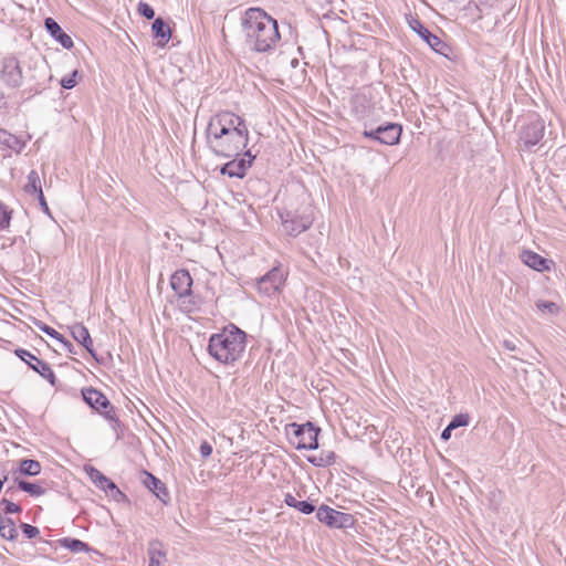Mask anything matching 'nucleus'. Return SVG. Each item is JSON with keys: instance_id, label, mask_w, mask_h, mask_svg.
<instances>
[{"instance_id": "1", "label": "nucleus", "mask_w": 566, "mask_h": 566, "mask_svg": "<svg viewBox=\"0 0 566 566\" xmlns=\"http://www.w3.org/2000/svg\"><path fill=\"white\" fill-rule=\"evenodd\" d=\"M206 135L211 150L226 158L239 155L249 140L244 120L229 111L220 112L210 118Z\"/></svg>"}, {"instance_id": "2", "label": "nucleus", "mask_w": 566, "mask_h": 566, "mask_svg": "<svg viewBox=\"0 0 566 566\" xmlns=\"http://www.w3.org/2000/svg\"><path fill=\"white\" fill-rule=\"evenodd\" d=\"M242 32L251 51L269 53L276 49L281 35L275 19L261 8H249L242 18Z\"/></svg>"}, {"instance_id": "3", "label": "nucleus", "mask_w": 566, "mask_h": 566, "mask_svg": "<svg viewBox=\"0 0 566 566\" xmlns=\"http://www.w3.org/2000/svg\"><path fill=\"white\" fill-rule=\"evenodd\" d=\"M247 335L234 325L224 327L209 338L208 353L219 363L232 364L243 354Z\"/></svg>"}, {"instance_id": "4", "label": "nucleus", "mask_w": 566, "mask_h": 566, "mask_svg": "<svg viewBox=\"0 0 566 566\" xmlns=\"http://www.w3.org/2000/svg\"><path fill=\"white\" fill-rule=\"evenodd\" d=\"M321 429L311 421L303 424L295 422L285 426V433L296 449L315 450L318 448L317 437Z\"/></svg>"}, {"instance_id": "5", "label": "nucleus", "mask_w": 566, "mask_h": 566, "mask_svg": "<svg viewBox=\"0 0 566 566\" xmlns=\"http://www.w3.org/2000/svg\"><path fill=\"white\" fill-rule=\"evenodd\" d=\"M282 227L285 233L296 237L306 231L314 221L313 208L307 205L301 213H281Z\"/></svg>"}, {"instance_id": "6", "label": "nucleus", "mask_w": 566, "mask_h": 566, "mask_svg": "<svg viewBox=\"0 0 566 566\" xmlns=\"http://www.w3.org/2000/svg\"><path fill=\"white\" fill-rule=\"evenodd\" d=\"M402 126L396 123H387L375 129L364 130L363 135L367 138L375 139L384 145H396L400 140Z\"/></svg>"}, {"instance_id": "7", "label": "nucleus", "mask_w": 566, "mask_h": 566, "mask_svg": "<svg viewBox=\"0 0 566 566\" xmlns=\"http://www.w3.org/2000/svg\"><path fill=\"white\" fill-rule=\"evenodd\" d=\"M0 80L11 88H18L22 84L23 75L15 56H6L1 60Z\"/></svg>"}, {"instance_id": "8", "label": "nucleus", "mask_w": 566, "mask_h": 566, "mask_svg": "<svg viewBox=\"0 0 566 566\" xmlns=\"http://www.w3.org/2000/svg\"><path fill=\"white\" fill-rule=\"evenodd\" d=\"M316 517L327 526L336 528H346L354 523L353 515L336 511L327 505H321L317 509Z\"/></svg>"}, {"instance_id": "9", "label": "nucleus", "mask_w": 566, "mask_h": 566, "mask_svg": "<svg viewBox=\"0 0 566 566\" xmlns=\"http://www.w3.org/2000/svg\"><path fill=\"white\" fill-rule=\"evenodd\" d=\"M15 355L23 360L28 366L38 373L41 377L46 379L52 386L56 385V377L51 368V366L40 358L35 357L29 350L23 348H18L14 350Z\"/></svg>"}, {"instance_id": "10", "label": "nucleus", "mask_w": 566, "mask_h": 566, "mask_svg": "<svg viewBox=\"0 0 566 566\" xmlns=\"http://www.w3.org/2000/svg\"><path fill=\"white\" fill-rule=\"evenodd\" d=\"M284 280L285 275L282 269L275 266L272 270H270L265 275L258 279L256 287L260 293L266 296H272L280 291L281 286L284 283Z\"/></svg>"}, {"instance_id": "11", "label": "nucleus", "mask_w": 566, "mask_h": 566, "mask_svg": "<svg viewBox=\"0 0 566 566\" xmlns=\"http://www.w3.org/2000/svg\"><path fill=\"white\" fill-rule=\"evenodd\" d=\"M545 123L543 119L534 116L530 118L528 123L525 124L520 130V138L524 146L530 148L537 145L544 137Z\"/></svg>"}, {"instance_id": "12", "label": "nucleus", "mask_w": 566, "mask_h": 566, "mask_svg": "<svg viewBox=\"0 0 566 566\" xmlns=\"http://www.w3.org/2000/svg\"><path fill=\"white\" fill-rule=\"evenodd\" d=\"M409 25L422 40H424L428 43V45L433 51L442 53V50L446 46V44L439 36L432 34L419 19L412 18L409 21Z\"/></svg>"}, {"instance_id": "13", "label": "nucleus", "mask_w": 566, "mask_h": 566, "mask_svg": "<svg viewBox=\"0 0 566 566\" xmlns=\"http://www.w3.org/2000/svg\"><path fill=\"white\" fill-rule=\"evenodd\" d=\"M87 473L91 480L105 492H107L112 497L118 500V497H124V493L116 486V484L105 476L99 470L90 467L87 469Z\"/></svg>"}, {"instance_id": "14", "label": "nucleus", "mask_w": 566, "mask_h": 566, "mask_svg": "<svg viewBox=\"0 0 566 566\" xmlns=\"http://www.w3.org/2000/svg\"><path fill=\"white\" fill-rule=\"evenodd\" d=\"M171 289L179 297L189 296L191 294L192 279L187 270L176 271L170 279Z\"/></svg>"}, {"instance_id": "15", "label": "nucleus", "mask_w": 566, "mask_h": 566, "mask_svg": "<svg viewBox=\"0 0 566 566\" xmlns=\"http://www.w3.org/2000/svg\"><path fill=\"white\" fill-rule=\"evenodd\" d=\"M244 156L249 159L242 158L240 160H231L221 168V174L227 175L231 178H243L247 169L251 166L253 157L250 151H247Z\"/></svg>"}, {"instance_id": "16", "label": "nucleus", "mask_w": 566, "mask_h": 566, "mask_svg": "<svg viewBox=\"0 0 566 566\" xmlns=\"http://www.w3.org/2000/svg\"><path fill=\"white\" fill-rule=\"evenodd\" d=\"M520 258L524 264L538 272L548 271L553 264L552 260L545 259L531 250H523Z\"/></svg>"}, {"instance_id": "17", "label": "nucleus", "mask_w": 566, "mask_h": 566, "mask_svg": "<svg viewBox=\"0 0 566 566\" xmlns=\"http://www.w3.org/2000/svg\"><path fill=\"white\" fill-rule=\"evenodd\" d=\"M82 395L84 401L98 412L109 407L106 396L95 388H84Z\"/></svg>"}, {"instance_id": "18", "label": "nucleus", "mask_w": 566, "mask_h": 566, "mask_svg": "<svg viewBox=\"0 0 566 566\" xmlns=\"http://www.w3.org/2000/svg\"><path fill=\"white\" fill-rule=\"evenodd\" d=\"M44 27L48 30V32L64 48V49H72L73 48V40L72 38L66 34L59 23L53 18H46L44 21Z\"/></svg>"}, {"instance_id": "19", "label": "nucleus", "mask_w": 566, "mask_h": 566, "mask_svg": "<svg viewBox=\"0 0 566 566\" xmlns=\"http://www.w3.org/2000/svg\"><path fill=\"white\" fill-rule=\"evenodd\" d=\"M147 555L148 566H161L167 560V552L164 544L158 539H153L148 544Z\"/></svg>"}, {"instance_id": "20", "label": "nucleus", "mask_w": 566, "mask_h": 566, "mask_svg": "<svg viewBox=\"0 0 566 566\" xmlns=\"http://www.w3.org/2000/svg\"><path fill=\"white\" fill-rule=\"evenodd\" d=\"M71 334L78 344H81L90 354L94 356L93 340L88 329L83 324L76 323L71 326Z\"/></svg>"}, {"instance_id": "21", "label": "nucleus", "mask_w": 566, "mask_h": 566, "mask_svg": "<svg viewBox=\"0 0 566 566\" xmlns=\"http://www.w3.org/2000/svg\"><path fill=\"white\" fill-rule=\"evenodd\" d=\"M151 31L158 40L159 46H165L171 38V30L161 18H157L153 22Z\"/></svg>"}, {"instance_id": "22", "label": "nucleus", "mask_w": 566, "mask_h": 566, "mask_svg": "<svg viewBox=\"0 0 566 566\" xmlns=\"http://www.w3.org/2000/svg\"><path fill=\"white\" fill-rule=\"evenodd\" d=\"M0 144L18 154L25 147V142L3 128H0Z\"/></svg>"}, {"instance_id": "23", "label": "nucleus", "mask_w": 566, "mask_h": 566, "mask_svg": "<svg viewBox=\"0 0 566 566\" xmlns=\"http://www.w3.org/2000/svg\"><path fill=\"white\" fill-rule=\"evenodd\" d=\"M144 484L150 491H153L158 499L165 502L164 496H168V491L165 484L151 473L144 471Z\"/></svg>"}, {"instance_id": "24", "label": "nucleus", "mask_w": 566, "mask_h": 566, "mask_svg": "<svg viewBox=\"0 0 566 566\" xmlns=\"http://www.w3.org/2000/svg\"><path fill=\"white\" fill-rule=\"evenodd\" d=\"M0 536L7 541H14L18 536L15 523L11 517L0 513Z\"/></svg>"}, {"instance_id": "25", "label": "nucleus", "mask_w": 566, "mask_h": 566, "mask_svg": "<svg viewBox=\"0 0 566 566\" xmlns=\"http://www.w3.org/2000/svg\"><path fill=\"white\" fill-rule=\"evenodd\" d=\"M24 190L29 195H35L38 199H43V191L38 171L31 170L29 172L28 182L24 186Z\"/></svg>"}, {"instance_id": "26", "label": "nucleus", "mask_w": 566, "mask_h": 566, "mask_svg": "<svg viewBox=\"0 0 566 566\" xmlns=\"http://www.w3.org/2000/svg\"><path fill=\"white\" fill-rule=\"evenodd\" d=\"M60 546L70 549L73 553L90 552L92 548L84 542L73 537H64L57 541Z\"/></svg>"}, {"instance_id": "27", "label": "nucleus", "mask_w": 566, "mask_h": 566, "mask_svg": "<svg viewBox=\"0 0 566 566\" xmlns=\"http://www.w3.org/2000/svg\"><path fill=\"white\" fill-rule=\"evenodd\" d=\"M41 464L36 460L24 459L20 462L18 472L22 475L35 476L41 472Z\"/></svg>"}, {"instance_id": "28", "label": "nucleus", "mask_w": 566, "mask_h": 566, "mask_svg": "<svg viewBox=\"0 0 566 566\" xmlns=\"http://www.w3.org/2000/svg\"><path fill=\"white\" fill-rule=\"evenodd\" d=\"M14 480L18 483V488L29 493L31 496H40L46 492V490L38 483H32L25 480H19L18 478H15Z\"/></svg>"}, {"instance_id": "29", "label": "nucleus", "mask_w": 566, "mask_h": 566, "mask_svg": "<svg viewBox=\"0 0 566 566\" xmlns=\"http://www.w3.org/2000/svg\"><path fill=\"white\" fill-rule=\"evenodd\" d=\"M36 326L39 327V329H41L43 333H45L46 335H49L50 337L52 338H55L56 340L63 343L64 345L66 346H71L72 344L70 342H67L62 334H60L59 332H56L54 328L50 327L49 325L44 324V323H38Z\"/></svg>"}, {"instance_id": "30", "label": "nucleus", "mask_w": 566, "mask_h": 566, "mask_svg": "<svg viewBox=\"0 0 566 566\" xmlns=\"http://www.w3.org/2000/svg\"><path fill=\"white\" fill-rule=\"evenodd\" d=\"M536 308L542 313H547L551 315H556L559 310L556 303L551 302V301H542V300H538L536 302Z\"/></svg>"}, {"instance_id": "31", "label": "nucleus", "mask_w": 566, "mask_h": 566, "mask_svg": "<svg viewBox=\"0 0 566 566\" xmlns=\"http://www.w3.org/2000/svg\"><path fill=\"white\" fill-rule=\"evenodd\" d=\"M78 71H73L71 75L62 77L60 84L63 88L71 90L77 84Z\"/></svg>"}, {"instance_id": "32", "label": "nucleus", "mask_w": 566, "mask_h": 566, "mask_svg": "<svg viewBox=\"0 0 566 566\" xmlns=\"http://www.w3.org/2000/svg\"><path fill=\"white\" fill-rule=\"evenodd\" d=\"M0 505L3 506V510H4V515L6 514H13V513H20L21 512V506L11 502L10 500L6 499V497H2L1 501H0Z\"/></svg>"}, {"instance_id": "33", "label": "nucleus", "mask_w": 566, "mask_h": 566, "mask_svg": "<svg viewBox=\"0 0 566 566\" xmlns=\"http://www.w3.org/2000/svg\"><path fill=\"white\" fill-rule=\"evenodd\" d=\"M469 423V416L464 413H460L453 417L451 422L448 424L449 430H454L459 427L467 426Z\"/></svg>"}, {"instance_id": "34", "label": "nucleus", "mask_w": 566, "mask_h": 566, "mask_svg": "<svg viewBox=\"0 0 566 566\" xmlns=\"http://www.w3.org/2000/svg\"><path fill=\"white\" fill-rule=\"evenodd\" d=\"M11 212L0 202V229H6L10 226Z\"/></svg>"}, {"instance_id": "35", "label": "nucleus", "mask_w": 566, "mask_h": 566, "mask_svg": "<svg viewBox=\"0 0 566 566\" xmlns=\"http://www.w3.org/2000/svg\"><path fill=\"white\" fill-rule=\"evenodd\" d=\"M137 10L140 15L148 20H151L155 17V10L146 2H139Z\"/></svg>"}, {"instance_id": "36", "label": "nucleus", "mask_w": 566, "mask_h": 566, "mask_svg": "<svg viewBox=\"0 0 566 566\" xmlns=\"http://www.w3.org/2000/svg\"><path fill=\"white\" fill-rule=\"evenodd\" d=\"M21 530H22V533L28 538H34L40 533V531H39V528L36 526H33V525H30V524H27V523H22L21 524Z\"/></svg>"}, {"instance_id": "37", "label": "nucleus", "mask_w": 566, "mask_h": 566, "mask_svg": "<svg viewBox=\"0 0 566 566\" xmlns=\"http://www.w3.org/2000/svg\"><path fill=\"white\" fill-rule=\"evenodd\" d=\"M295 509L304 514H311L315 511V506L307 501H298Z\"/></svg>"}, {"instance_id": "38", "label": "nucleus", "mask_w": 566, "mask_h": 566, "mask_svg": "<svg viewBox=\"0 0 566 566\" xmlns=\"http://www.w3.org/2000/svg\"><path fill=\"white\" fill-rule=\"evenodd\" d=\"M101 415H103L106 419L114 422L115 424L118 423V419L116 416V412L114 410V407L109 403V407L107 409H104L103 411H99Z\"/></svg>"}, {"instance_id": "39", "label": "nucleus", "mask_w": 566, "mask_h": 566, "mask_svg": "<svg viewBox=\"0 0 566 566\" xmlns=\"http://www.w3.org/2000/svg\"><path fill=\"white\" fill-rule=\"evenodd\" d=\"M200 454L203 459H207L212 453V446L208 441H203L200 444Z\"/></svg>"}, {"instance_id": "40", "label": "nucleus", "mask_w": 566, "mask_h": 566, "mask_svg": "<svg viewBox=\"0 0 566 566\" xmlns=\"http://www.w3.org/2000/svg\"><path fill=\"white\" fill-rule=\"evenodd\" d=\"M284 502L287 506L294 507V509L296 507V504L298 503V501L290 493L285 495Z\"/></svg>"}, {"instance_id": "41", "label": "nucleus", "mask_w": 566, "mask_h": 566, "mask_svg": "<svg viewBox=\"0 0 566 566\" xmlns=\"http://www.w3.org/2000/svg\"><path fill=\"white\" fill-rule=\"evenodd\" d=\"M503 347L510 352H514L516 349V345L511 339H504L502 343Z\"/></svg>"}, {"instance_id": "42", "label": "nucleus", "mask_w": 566, "mask_h": 566, "mask_svg": "<svg viewBox=\"0 0 566 566\" xmlns=\"http://www.w3.org/2000/svg\"><path fill=\"white\" fill-rule=\"evenodd\" d=\"M451 431H452V430H449V426H447V427L443 429V431L441 432V439H442V440H446V441H447V440H449V439H450V437H451Z\"/></svg>"}, {"instance_id": "43", "label": "nucleus", "mask_w": 566, "mask_h": 566, "mask_svg": "<svg viewBox=\"0 0 566 566\" xmlns=\"http://www.w3.org/2000/svg\"><path fill=\"white\" fill-rule=\"evenodd\" d=\"M39 202H40V205H41V207L43 208L44 211H49V207H48V203H46L44 197H43V199H39Z\"/></svg>"}, {"instance_id": "44", "label": "nucleus", "mask_w": 566, "mask_h": 566, "mask_svg": "<svg viewBox=\"0 0 566 566\" xmlns=\"http://www.w3.org/2000/svg\"><path fill=\"white\" fill-rule=\"evenodd\" d=\"M42 90H43V87H35L32 91H33V94H39V93H41Z\"/></svg>"}]
</instances>
